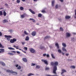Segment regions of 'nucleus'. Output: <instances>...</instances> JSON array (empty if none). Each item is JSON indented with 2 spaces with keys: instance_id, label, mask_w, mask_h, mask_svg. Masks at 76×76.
<instances>
[{
  "instance_id": "obj_20",
  "label": "nucleus",
  "mask_w": 76,
  "mask_h": 76,
  "mask_svg": "<svg viewBox=\"0 0 76 76\" xmlns=\"http://www.w3.org/2000/svg\"><path fill=\"white\" fill-rule=\"evenodd\" d=\"M7 72H8V73H11L12 72V70H7L6 71Z\"/></svg>"
},
{
  "instance_id": "obj_10",
  "label": "nucleus",
  "mask_w": 76,
  "mask_h": 76,
  "mask_svg": "<svg viewBox=\"0 0 76 76\" xmlns=\"http://www.w3.org/2000/svg\"><path fill=\"white\" fill-rule=\"evenodd\" d=\"M2 22L4 23H6V22H8V20L4 19V20H2Z\"/></svg>"
},
{
  "instance_id": "obj_25",
  "label": "nucleus",
  "mask_w": 76,
  "mask_h": 76,
  "mask_svg": "<svg viewBox=\"0 0 76 76\" xmlns=\"http://www.w3.org/2000/svg\"><path fill=\"white\" fill-rule=\"evenodd\" d=\"M32 75H34V74L32 73H30L27 75L28 76H32Z\"/></svg>"
},
{
  "instance_id": "obj_49",
  "label": "nucleus",
  "mask_w": 76,
  "mask_h": 76,
  "mask_svg": "<svg viewBox=\"0 0 76 76\" xmlns=\"http://www.w3.org/2000/svg\"><path fill=\"white\" fill-rule=\"evenodd\" d=\"M35 65V64H34L33 63L31 64V66H33Z\"/></svg>"
},
{
  "instance_id": "obj_55",
  "label": "nucleus",
  "mask_w": 76,
  "mask_h": 76,
  "mask_svg": "<svg viewBox=\"0 0 76 76\" xmlns=\"http://www.w3.org/2000/svg\"><path fill=\"white\" fill-rule=\"evenodd\" d=\"M2 36V33L0 32V36Z\"/></svg>"
},
{
  "instance_id": "obj_11",
  "label": "nucleus",
  "mask_w": 76,
  "mask_h": 76,
  "mask_svg": "<svg viewBox=\"0 0 76 76\" xmlns=\"http://www.w3.org/2000/svg\"><path fill=\"white\" fill-rule=\"evenodd\" d=\"M55 45L56 47H57V49H60V47L58 45V43H56L55 44Z\"/></svg>"
},
{
  "instance_id": "obj_33",
  "label": "nucleus",
  "mask_w": 76,
  "mask_h": 76,
  "mask_svg": "<svg viewBox=\"0 0 76 76\" xmlns=\"http://www.w3.org/2000/svg\"><path fill=\"white\" fill-rule=\"evenodd\" d=\"M38 16L39 18H41V16H42V14H39L38 15Z\"/></svg>"
},
{
  "instance_id": "obj_7",
  "label": "nucleus",
  "mask_w": 76,
  "mask_h": 76,
  "mask_svg": "<svg viewBox=\"0 0 76 76\" xmlns=\"http://www.w3.org/2000/svg\"><path fill=\"white\" fill-rule=\"evenodd\" d=\"M66 38H69L70 37V34L69 33H66Z\"/></svg>"
},
{
  "instance_id": "obj_21",
  "label": "nucleus",
  "mask_w": 76,
  "mask_h": 76,
  "mask_svg": "<svg viewBox=\"0 0 76 76\" xmlns=\"http://www.w3.org/2000/svg\"><path fill=\"white\" fill-rule=\"evenodd\" d=\"M71 69H75V68H76V66H72L70 67Z\"/></svg>"
},
{
  "instance_id": "obj_47",
  "label": "nucleus",
  "mask_w": 76,
  "mask_h": 76,
  "mask_svg": "<svg viewBox=\"0 0 76 76\" xmlns=\"http://www.w3.org/2000/svg\"><path fill=\"white\" fill-rule=\"evenodd\" d=\"M43 56H44V57H45V56H47V54L46 53H45L43 55Z\"/></svg>"
},
{
  "instance_id": "obj_16",
  "label": "nucleus",
  "mask_w": 76,
  "mask_h": 76,
  "mask_svg": "<svg viewBox=\"0 0 76 76\" xmlns=\"http://www.w3.org/2000/svg\"><path fill=\"white\" fill-rule=\"evenodd\" d=\"M55 2V1L53 0L52 1V6H54V2Z\"/></svg>"
},
{
  "instance_id": "obj_31",
  "label": "nucleus",
  "mask_w": 76,
  "mask_h": 76,
  "mask_svg": "<svg viewBox=\"0 0 76 76\" xmlns=\"http://www.w3.org/2000/svg\"><path fill=\"white\" fill-rule=\"evenodd\" d=\"M36 69H39L40 68V66L39 65H37L36 66Z\"/></svg>"
},
{
  "instance_id": "obj_35",
  "label": "nucleus",
  "mask_w": 76,
  "mask_h": 76,
  "mask_svg": "<svg viewBox=\"0 0 76 76\" xmlns=\"http://www.w3.org/2000/svg\"><path fill=\"white\" fill-rule=\"evenodd\" d=\"M75 16H74V18H75V19H76V10H75Z\"/></svg>"
},
{
  "instance_id": "obj_50",
  "label": "nucleus",
  "mask_w": 76,
  "mask_h": 76,
  "mask_svg": "<svg viewBox=\"0 0 76 76\" xmlns=\"http://www.w3.org/2000/svg\"><path fill=\"white\" fill-rule=\"evenodd\" d=\"M42 13H45V10H43L42 11Z\"/></svg>"
},
{
  "instance_id": "obj_40",
  "label": "nucleus",
  "mask_w": 76,
  "mask_h": 76,
  "mask_svg": "<svg viewBox=\"0 0 76 76\" xmlns=\"http://www.w3.org/2000/svg\"><path fill=\"white\" fill-rule=\"evenodd\" d=\"M16 2L17 3H19L20 2V0H17Z\"/></svg>"
},
{
  "instance_id": "obj_48",
  "label": "nucleus",
  "mask_w": 76,
  "mask_h": 76,
  "mask_svg": "<svg viewBox=\"0 0 76 76\" xmlns=\"http://www.w3.org/2000/svg\"><path fill=\"white\" fill-rule=\"evenodd\" d=\"M46 56L47 57H48V58L49 57H50V55H49V54H48L46 55Z\"/></svg>"
},
{
  "instance_id": "obj_54",
  "label": "nucleus",
  "mask_w": 76,
  "mask_h": 76,
  "mask_svg": "<svg viewBox=\"0 0 76 76\" xmlns=\"http://www.w3.org/2000/svg\"><path fill=\"white\" fill-rule=\"evenodd\" d=\"M61 53H62V55H63L64 56V53L63 52H61Z\"/></svg>"
},
{
  "instance_id": "obj_37",
  "label": "nucleus",
  "mask_w": 76,
  "mask_h": 76,
  "mask_svg": "<svg viewBox=\"0 0 76 76\" xmlns=\"http://www.w3.org/2000/svg\"><path fill=\"white\" fill-rule=\"evenodd\" d=\"M8 49L9 50H15V49L12 48H8Z\"/></svg>"
},
{
  "instance_id": "obj_62",
  "label": "nucleus",
  "mask_w": 76,
  "mask_h": 76,
  "mask_svg": "<svg viewBox=\"0 0 76 76\" xmlns=\"http://www.w3.org/2000/svg\"><path fill=\"white\" fill-rule=\"evenodd\" d=\"M47 76H52L51 75H46Z\"/></svg>"
},
{
  "instance_id": "obj_36",
  "label": "nucleus",
  "mask_w": 76,
  "mask_h": 76,
  "mask_svg": "<svg viewBox=\"0 0 76 76\" xmlns=\"http://www.w3.org/2000/svg\"><path fill=\"white\" fill-rule=\"evenodd\" d=\"M71 41H73L74 42L75 41V38H74L72 37L71 38Z\"/></svg>"
},
{
  "instance_id": "obj_51",
  "label": "nucleus",
  "mask_w": 76,
  "mask_h": 76,
  "mask_svg": "<svg viewBox=\"0 0 76 76\" xmlns=\"http://www.w3.org/2000/svg\"><path fill=\"white\" fill-rule=\"evenodd\" d=\"M21 69V67L20 66H19L18 68V69Z\"/></svg>"
},
{
  "instance_id": "obj_27",
  "label": "nucleus",
  "mask_w": 76,
  "mask_h": 76,
  "mask_svg": "<svg viewBox=\"0 0 76 76\" xmlns=\"http://www.w3.org/2000/svg\"><path fill=\"white\" fill-rule=\"evenodd\" d=\"M58 53H61V49H58Z\"/></svg>"
},
{
  "instance_id": "obj_58",
  "label": "nucleus",
  "mask_w": 76,
  "mask_h": 76,
  "mask_svg": "<svg viewBox=\"0 0 76 76\" xmlns=\"http://www.w3.org/2000/svg\"><path fill=\"white\" fill-rule=\"evenodd\" d=\"M21 43L22 45H24V44H25V42H22Z\"/></svg>"
},
{
  "instance_id": "obj_6",
  "label": "nucleus",
  "mask_w": 76,
  "mask_h": 76,
  "mask_svg": "<svg viewBox=\"0 0 76 76\" xmlns=\"http://www.w3.org/2000/svg\"><path fill=\"white\" fill-rule=\"evenodd\" d=\"M36 31H34L32 32L31 33V35H32V36H33V37H34V36H35L36 35Z\"/></svg>"
},
{
  "instance_id": "obj_34",
  "label": "nucleus",
  "mask_w": 76,
  "mask_h": 76,
  "mask_svg": "<svg viewBox=\"0 0 76 76\" xmlns=\"http://www.w3.org/2000/svg\"><path fill=\"white\" fill-rule=\"evenodd\" d=\"M23 49L25 50V51H27V50H28V48L27 47H24L23 48Z\"/></svg>"
},
{
  "instance_id": "obj_19",
  "label": "nucleus",
  "mask_w": 76,
  "mask_h": 76,
  "mask_svg": "<svg viewBox=\"0 0 76 76\" xmlns=\"http://www.w3.org/2000/svg\"><path fill=\"white\" fill-rule=\"evenodd\" d=\"M23 60L24 62H27V59L25 58H24L23 59Z\"/></svg>"
},
{
  "instance_id": "obj_56",
  "label": "nucleus",
  "mask_w": 76,
  "mask_h": 76,
  "mask_svg": "<svg viewBox=\"0 0 76 76\" xmlns=\"http://www.w3.org/2000/svg\"><path fill=\"white\" fill-rule=\"evenodd\" d=\"M19 49V50H20L21 51H23V50L21 49Z\"/></svg>"
},
{
  "instance_id": "obj_23",
  "label": "nucleus",
  "mask_w": 76,
  "mask_h": 76,
  "mask_svg": "<svg viewBox=\"0 0 76 76\" xmlns=\"http://www.w3.org/2000/svg\"><path fill=\"white\" fill-rule=\"evenodd\" d=\"M44 48V47L43 46H40L39 47V48L41 50H42V49Z\"/></svg>"
},
{
  "instance_id": "obj_1",
  "label": "nucleus",
  "mask_w": 76,
  "mask_h": 76,
  "mask_svg": "<svg viewBox=\"0 0 76 76\" xmlns=\"http://www.w3.org/2000/svg\"><path fill=\"white\" fill-rule=\"evenodd\" d=\"M51 64L52 66H53V65H55L53 66V73L54 74H57V73H56V71H57V66H58V61H57L55 62L54 63L53 62H52L51 63Z\"/></svg>"
},
{
  "instance_id": "obj_22",
  "label": "nucleus",
  "mask_w": 76,
  "mask_h": 76,
  "mask_svg": "<svg viewBox=\"0 0 76 76\" xmlns=\"http://www.w3.org/2000/svg\"><path fill=\"white\" fill-rule=\"evenodd\" d=\"M7 54L8 55H9L10 56H13L14 54L13 53H7Z\"/></svg>"
},
{
  "instance_id": "obj_30",
  "label": "nucleus",
  "mask_w": 76,
  "mask_h": 76,
  "mask_svg": "<svg viewBox=\"0 0 76 76\" xmlns=\"http://www.w3.org/2000/svg\"><path fill=\"white\" fill-rule=\"evenodd\" d=\"M66 19H69V18H70V16H66L65 17Z\"/></svg>"
},
{
  "instance_id": "obj_52",
  "label": "nucleus",
  "mask_w": 76,
  "mask_h": 76,
  "mask_svg": "<svg viewBox=\"0 0 76 76\" xmlns=\"http://www.w3.org/2000/svg\"><path fill=\"white\" fill-rule=\"evenodd\" d=\"M16 53L17 54H20V52L19 51H17Z\"/></svg>"
},
{
  "instance_id": "obj_60",
  "label": "nucleus",
  "mask_w": 76,
  "mask_h": 76,
  "mask_svg": "<svg viewBox=\"0 0 76 76\" xmlns=\"http://www.w3.org/2000/svg\"><path fill=\"white\" fill-rule=\"evenodd\" d=\"M33 22H35V20L33 19Z\"/></svg>"
},
{
  "instance_id": "obj_42",
  "label": "nucleus",
  "mask_w": 76,
  "mask_h": 76,
  "mask_svg": "<svg viewBox=\"0 0 76 76\" xmlns=\"http://www.w3.org/2000/svg\"><path fill=\"white\" fill-rule=\"evenodd\" d=\"M9 31L10 32H13V30H11V29H10L9 30Z\"/></svg>"
},
{
  "instance_id": "obj_3",
  "label": "nucleus",
  "mask_w": 76,
  "mask_h": 76,
  "mask_svg": "<svg viewBox=\"0 0 76 76\" xmlns=\"http://www.w3.org/2000/svg\"><path fill=\"white\" fill-rule=\"evenodd\" d=\"M17 41L16 39L15 38H13V39H11L10 41V42L12 44L14 43L15 42H16Z\"/></svg>"
},
{
  "instance_id": "obj_9",
  "label": "nucleus",
  "mask_w": 76,
  "mask_h": 76,
  "mask_svg": "<svg viewBox=\"0 0 76 76\" xmlns=\"http://www.w3.org/2000/svg\"><path fill=\"white\" fill-rule=\"evenodd\" d=\"M27 15L26 13H24L23 15H21L22 18H24Z\"/></svg>"
},
{
  "instance_id": "obj_38",
  "label": "nucleus",
  "mask_w": 76,
  "mask_h": 76,
  "mask_svg": "<svg viewBox=\"0 0 76 76\" xmlns=\"http://www.w3.org/2000/svg\"><path fill=\"white\" fill-rule=\"evenodd\" d=\"M20 10H23V7H20Z\"/></svg>"
},
{
  "instance_id": "obj_39",
  "label": "nucleus",
  "mask_w": 76,
  "mask_h": 76,
  "mask_svg": "<svg viewBox=\"0 0 76 76\" xmlns=\"http://www.w3.org/2000/svg\"><path fill=\"white\" fill-rule=\"evenodd\" d=\"M3 15V12L1 11H0V16Z\"/></svg>"
},
{
  "instance_id": "obj_17",
  "label": "nucleus",
  "mask_w": 76,
  "mask_h": 76,
  "mask_svg": "<svg viewBox=\"0 0 76 76\" xmlns=\"http://www.w3.org/2000/svg\"><path fill=\"white\" fill-rule=\"evenodd\" d=\"M62 45L64 47H66V44L64 43H62Z\"/></svg>"
},
{
  "instance_id": "obj_13",
  "label": "nucleus",
  "mask_w": 76,
  "mask_h": 76,
  "mask_svg": "<svg viewBox=\"0 0 76 76\" xmlns=\"http://www.w3.org/2000/svg\"><path fill=\"white\" fill-rule=\"evenodd\" d=\"M29 10L30 11V12H31V13L33 14H35V12L32 10H31V9H29Z\"/></svg>"
},
{
  "instance_id": "obj_32",
  "label": "nucleus",
  "mask_w": 76,
  "mask_h": 76,
  "mask_svg": "<svg viewBox=\"0 0 76 76\" xmlns=\"http://www.w3.org/2000/svg\"><path fill=\"white\" fill-rule=\"evenodd\" d=\"M3 15L4 16H6V12L4 11L3 12Z\"/></svg>"
},
{
  "instance_id": "obj_45",
  "label": "nucleus",
  "mask_w": 76,
  "mask_h": 76,
  "mask_svg": "<svg viewBox=\"0 0 76 76\" xmlns=\"http://www.w3.org/2000/svg\"><path fill=\"white\" fill-rule=\"evenodd\" d=\"M60 30L61 31H63V28L61 27L60 28Z\"/></svg>"
},
{
  "instance_id": "obj_8",
  "label": "nucleus",
  "mask_w": 76,
  "mask_h": 76,
  "mask_svg": "<svg viewBox=\"0 0 76 76\" xmlns=\"http://www.w3.org/2000/svg\"><path fill=\"white\" fill-rule=\"evenodd\" d=\"M62 50L63 51H64L65 52V53H66V52H67V50L65 48V47H63L62 48Z\"/></svg>"
},
{
  "instance_id": "obj_28",
  "label": "nucleus",
  "mask_w": 76,
  "mask_h": 76,
  "mask_svg": "<svg viewBox=\"0 0 76 76\" xmlns=\"http://www.w3.org/2000/svg\"><path fill=\"white\" fill-rule=\"evenodd\" d=\"M51 56H52V57L53 58H54V59L55 58V56H54V54H53L52 53L51 54Z\"/></svg>"
},
{
  "instance_id": "obj_2",
  "label": "nucleus",
  "mask_w": 76,
  "mask_h": 76,
  "mask_svg": "<svg viewBox=\"0 0 76 76\" xmlns=\"http://www.w3.org/2000/svg\"><path fill=\"white\" fill-rule=\"evenodd\" d=\"M4 37H5V38H7L6 39L8 41H9L10 40V38H12V36L10 35L9 36L5 35L4 36Z\"/></svg>"
},
{
  "instance_id": "obj_29",
  "label": "nucleus",
  "mask_w": 76,
  "mask_h": 76,
  "mask_svg": "<svg viewBox=\"0 0 76 76\" xmlns=\"http://www.w3.org/2000/svg\"><path fill=\"white\" fill-rule=\"evenodd\" d=\"M24 34H25V35H28V34H28V33H27V32H26V31H25L24 32Z\"/></svg>"
},
{
  "instance_id": "obj_18",
  "label": "nucleus",
  "mask_w": 76,
  "mask_h": 76,
  "mask_svg": "<svg viewBox=\"0 0 76 76\" xmlns=\"http://www.w3.org/2000/svg\"><path fill=\"white\" fill-rule=\"evenodd\" d=\"M29 37L28 36H27L25 39L26 41H29Z\"/></svg>"
},
{
  "instance_id": "obj_12",
  "label": "nucleus",
  "mask_w": 76,
  "mask_h": 76,
  "mask_svg": "<svg viewBox=\"0 0 76 76\" xmlns=\"http://www.w3.org/2000/svg\"><path fill=\"white\" fill-rule=\"evenodd\" d=\"M64 72H67V71H66V70H65V69H62V72L61 73V75H62V74H63V73H64Z\"/></svg>"
},
{
  "instance_id": "obj_46",
  "label": "nucleus",
  "mask_w": 76,
  "mask_h": 76,
  "mask_svg": "<svg viewBox=\"0 0 76 76\" xmlns=\"http://www.w3.org/2000/svg\"><path fill=\"white\" fill-rule=\"evenodd\" d=\"M55 7H56V9H58V5H57V4L56 5V6Z\"/></svg>"
},
{
  "instance_id": "obj_5",
  "label": "nucleus",
  "mask_w": 76,
  "mask_h": 76,
  "mask_svg": "<svg viewBox=\"0 0 76 76\" xmlns=\"http://www.w3.org/2000/svg\"><path fill=\"white\" fill-rule=\"evenodd\" d=\"M30 51L31 53H35V50L32 48H31L30 50Z\"/></svg>"
},
{
  "instance_id": "obj_61",
  "label": "nucleus",
  "mask_w": 76,
  "mask_h": 76,
  "mask_svg": "<svg viewBox=\"0 0 76 76\" xmlns=\"http://www.w3.org/2000/svg\"><path fill=\"white\" fill-rule=\"evenodd\" d=\"M18 64H17L15 65V66L16 67H18Z\"/></svg>"
},
{
  "instance_id": "obj_4",
  "label": "nucleus",
  "mask_w": 76,
  "mask_h": 76,
  "mask_svg": "<svg viewBox=\"0 0 76 76\" xmlns=\"http://www.w3.org/2000/svg\"><path fill=\"white\" fill-rule=\"evenodd\" d=\"M41 61L44 62L45 64H46L47 65H48V61H47V60L42 59Z\"/></svg>"
},
{
  "instance_id": "obj_53",
  "label": "nucleus",
  "mask_w": 76,
  "mask_h": 76,
  "mask_svg": "<svg viewBox=\"0 0 76 76\" xmlns=\"http://www.w3.org/2000/svg\"><path fill=\"white\" fill-rule=\"evenodd\" d=\"M5 6H8L9 5H8V4H5Z\"/></svg>"
},
{
  "instance_id": "obj_59",
  "label": "nucleus",
  "mask_w": 76,
  "mask_h": 76,
  "mask_svg": "<svg viewBox=\"0 0 76 76\" xmlns=\"http://www.w3.org/2000/svg\"><path fill=\"white\" fill-rule=\"evenodd\" d=\"M34 19H33V18H30L29 19V20H33Z\"/></svg>"
},
{
  "instance_id": "obj_43",
  "label": "nucleus",
  "mask_w": 76,
  "mask_h": 76,
  "mask_svg": "<svg viewBox=\"0 0 76 76\" xmlns=\"http://www.w3.org/2000/svg\"><path fill=\"white\" fill-rule=\"evenodd\" d=\"M49 38V37L46 36L45 37L44 39H47V38Z\"/></svg>"
},
{
  "instance_id": "obj_63",
  "label": "nucleus",
  "mask_w": 76,
  "mask_h": 76,
  "mask_svg": "<svg viewBox=\"0 0 76 76\" xmlns=\"http://www.w3.org/2000/svg\"><path fill=\"white\" fill-rule=\"evenodd\" d=\"M25 36V35L24 34H22L23 37H24V36Z\"/></svg>"
},
{
  "instance_id": "obj_15",
  "label": "nucleus",
  "mask_w": 76,
  "mask_h": 76,
  "mask_svg": "<svg viewBox=\"0 0 76 76\" xmlns=\"http://www.w3.org/2000/svg\"><path fill=\"white\" fill-rule=\"evenodd\" d=\"M0 63L1 64V65H2L3 66H5V64H4V63L3 62L1 61H0Z\"/></svg>"
},
{
  "instance_id": "obj_44",
  "label": "nucleus",
  "mask_w": 76,
  "mask_h": 76,
  "mask_svg": "<svg viewBox=\"0 0 76 76\" xmlns=\"http://www.w3.org/2000/svg\"><path fill=\"white\" fill-rule=\"evenodd\" d=\"M49 69H50V68L48 67H46L45 68V70H49Z\"/></svg>"
},
{
  "instance_id": "obj_64",
  "label": "nucleus",
  "mask_w": 76,
  "mask_h": 76,
  "mask_svg": "<svg viewBox=\"0 0 76 76\" xmlns=\"http://www.w3.org/2000/svg\"><path fill=\"white\" fill-rule=\"evenodd\" d=\"M52 76H58V75H52Z\"/></svg>"
},
{
  "instance_id": "obj_14",
  "label": "nucleus",
  "mask_w": 76,
  "mask_h": 76,
  "mask_svg": "<svg viewBox=\"0 0 76 76\" xmlns=\"http://www.w3.org/2000/svg\"><path fill=\"white\" fill-rule=\"evenodd\" d=\"M11 73H12L13 75H16L18 74V73L16 72H13V71H12V72H11Z\"/></svg>"
},
{
  "instance_id": "obj_57",
  "label": "nucleus",
  "mask_w": 76,
  "mask_h": 76,
  "mask_svg": "<svg viewBox=\"0 0 76 76\" xmlns=\"http://www.w3.org/2000/svg\"><path fill=\"white\" fill-rule=\"evenodd\" d=\"M66 56H69V54L68 53H66Z\"/></svg>"
},
{
  "instance_id": "obj_41",
  "label": "nucleus",
  "mask_w": 76,
  "mask_h": 76,
  "mask_svg": "<svg viewBox=\"0 0 76 76\" xmlns=\"http://www.w3.org/2000/svg\"><path fill=\"white\" fill-rule=\"evenodd\" d=\"M4 47L2 46V45L0 43V48H4Z\"/></svg>"
},
{
  "instance_id": "obj_26",
  "label": "nucleus",
  "mask_w": 76,
  "mask_h": 76,
  "mask_svg": "<svg viewBox=\"0 0 76 76\" xmlns=\"http://www.w3.org/2000/svg\"><path fill=\"white\" fill-rule=\"evenodd\" d=\"M13 47L14 48H16V49H19V46H16L15 45H14Z\"/></svg>"
},
{
  "instance_id": "obj_24",
  "label": "nucleus",
  "mask_w": 76,
  "mask_h": 76,
  "mask_svg": "<svg viewBox=\"0 0 76 76\" xmlns=\"http://www.w3.org/2000/svg\"><path fill=\"white\" fill-rule=\"evenodd\" d=\"M0 50L1 53H4V50L3 49H0Z\"/></svg>"
}]
</instances>
